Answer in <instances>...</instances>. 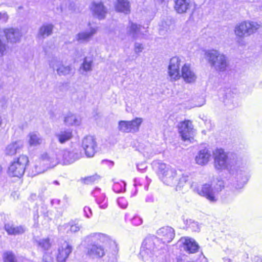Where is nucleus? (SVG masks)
<instances>
[{
    "label": "nucleus",
    "instance_id": "nucleus-55",
    "mask_svg": "<svg viewBox=\"0 0 262 262\" xmlns=\"http://www.w3.org/2000/svg\"><path fill=\"white\" fill-rule=\"evenodd\" d=\"M224 262H231V260L229 258H224Z\"/></svg>",
    "mask_w": 262,
    "mask_h": 262
},
{
    "label": "nucleus",
    "instance_id": "nucleus-51",
    "mask_svg": "<svg viewBox=\"0 0 262 262\" xmlns=\"http://www.w3.org/2000/svg\"><path fill=\"white\" fill-rule=\"evenodd\" d=\"M53 258L50 254L45 253L43 256L42 262H53Z\"/></svg>",
    "mask_w": 262,
    "mask_h": 262
},
{
    "label": "nucleus",
    "instance_id": "nucleus-19",
    "mask_svg": "<svg viewBox=\"0 0 262 262\" xmlns=\"http://www.w3.org/2000/svg\"><path fill=\"white\" fill-rule=\"evenodd\" d=\"M90 9L93 15L99 19H102L105 18L107 10L101 2L92 3Z\"/></svg>",
    "mask_w": 262,
    "mask_h": 262
},
{
    "label": "nucleus",
    "instance_id": "nucleus-22",
    "mask_svg": "<svg viewBox=\"0 0 262 262\" xmlns=\"http://www.w3.org/2000/svg\"><path fill=\"white\" fill-rule=\"evenodd\" d=\"M96 32V27H90L89 29L78 33L75 37V39L81 43L88 42Z\"/></svg>",
    "mask_w": 262,
    "mask_h": 262
},
{
    "label": "nucleus",
    "instance_id": "nucleus-36",
    "mask_svg": "<svg viewBox=\"0 0 262 262\" xmlns=\"http://www.w3.org/2000/svg\"><path fill=\"white\" fill-rule=\"evenodd\" d=\"M142 122V118L139 117H137L131 121H128L131 133H135L138 132L139 130L140 126Z\"/></svg>",
    "mask_w": 262,
    "mask_h": 262
},
{
    "label": "nucleus",
    "instance_id": "nucleus-6",
    "mask_svg": "<svg viewBox=\"0 0 262 262\" xmlns=\"http://www.w3.org/2000/svg\"><path fill=\"white\" fill-rule=\"evenodd\" d=\"M260 27L261 24L259 22L247 20L243 21L236 25L234 28V33L237 37L243 38L253 35Z\"/></svg>",
    "mask_w": 262,
    "mask_h": 262
},
{
    "label": "nucleus",
    "instance_id": "nucleus-32",
    "mask_svg": "<svg viewBox=\"0 0 262 262\" xmlns=\"http://www.w3.org/2000/svg\"><path fill=\"white\" fill-rule=\"evenodd\" d=\"M190 177L188 173H183L181 177L178 175V181L174 185L176 191L181 190L187 183H189Z\"/></svg>",
    "mask_w": 262,
    "mask_h": 262
},
{
    "label": "nucleus",
    "instance_id": "nucleus-25",
    "mask_svg": "<svg viewBox=\"0 0 262 262\" xmlns=\"http://www.w3.org/2000/svg\"><path fill=\"white\" fill-rule=\"evenodd\" d=\"M23 146L24 142L22 140L13 141L6 146L5 150V154L9 156H13L18 152Z\"/></svg>",
    "mask_w": 262,
    "mask_h": 262
},
{
    "label": "nucleus",
    "instance_id": "nucleus-30",
    "mask_svg": "<svg viewBox=\"0 0 262 262\" xmlns=\"http://www.w3.org/2000/svg\"><path fill=\"white\" fill-rule=\"evenodd\" d=\"M190 7L189 0H176L174 9L178 13H185Z\"/></svg>",
    "mask_w": 262,
    "mask_h": 262
},
{
    "label": "nucleus",
    "instance_id": "nucleus-47",
    "mask_svg": "<svg viewBox=\"0 0 262 262\" xmlns=\"http://www.w3.org/2000/svg\"><path fill=\"white\" fill-rule=\"evenodd\" d=\"M117 204L122 209L126 208L128 205L127 201L123 197L119 198L118 199Z\"/></svg>",
    "mask_w": 262,
    "mask_h": 262
},
{
    "label": "nucleus",
    "instance_id": "nucleus-16",
    "mask_svg": "<svg viewBox=\"0 0 262 262\" xmlns=\"http://www.w3.org/2000/svg\"><path fill=\"white\" fill-rule=\"evenodd\" d=\"M180 242L183 249L189 253H194L198 251L199 246L195 240L188 237H182Z\"/></svg>",
    "mask_w": 262,
    "mask_h": 262
},
{
    "label": "nucleus",
    "instance_id": "nucleus-53",
    "mask_svg": "<svg viewBox=\"0 0 262 262\" xmlns=\"http://www.w3.org/2000/svg\"><path fill=\"white\" fill-rule=\"evenodd\" d=\"M8 19V15L6 13H0V20L6 21Z\"/></svg>",
    "mask_w": 262,
    "mask_h": 262
},
{
    "label": "nucleus",
    "instance_id": "nucleus-34",
    "mask_svg": "<svg viewBox=\"0 0 262 262\" xmlns=\"http://www.w3.org/2000/svg\"><path fill=\"white\" fill-rule=\"evenodd\" d=\"M81 228V226L78 224H76L73 222H71L60 227L59 230H62V228H64L66 230L67 233H69V232L76 233L79 231Z\"/></svg>",
    "mask_w": 262,
    "mask_h": 262
},
{
    "label": "nucleus",
    "instance_id": "nucleus-23",
    "mask_svg": "<svg viewBox=\"0 0 262 262\" xmlns=\"http://www.w3.org/2000/svg\"><path fill=\"white\" fill-rule=\"evenodd\" d=\"M158 235L161 237L164 242L169 243L174 236V230L170 227H164L157 231Z\"/></svg>",
    "mask_w": 262,
    "mask_h": 262
},
{
    "label": "nucleus",
    "instance_id": "nucleus-54",
    "mask_svg": "<svg viewBox=\"0 0 262 262\" xmlns=\"http://www.w3.org/2000/svg\"><path fill=\"white\" fill-rule=\"evenodd\" d=\"M167 0H155V2L156 3H158V4H162L163 3H164L165 2H166Z\"/></svg>",
    "mask_w": 262,
    "mask_h": 262
},
{
    "label": "nucleus",
    "instance_id": "nucleus-38",
    "mask_svg": "<svg viewBox=\"0 0 262 262\" xmlns=\"http://www.w3.org/2000/svg\"><path fill=\"white\" fill-rule=\"evenodd\" d=\"M113 190L116 193H121L125 191L126 183L120 180H114L113 186Z\"/></svg>",
    "mask_w": 262,
    "mask_h": 262
},
{
    "label": "nucleus",
    "instance_id": "nucleus-40",
    "mask_svg": "<svg viewBox=\"0 0 262 262\" xmlns=\"http://www.w3.org/2000/svg\"><path fill=\"white\" fill-rule=\"evenodd\" d=\"M35 242L37 246L43 250H48L51 247V243L48 238L36 239Z\"/></svg>",
    "mask_w": 262,
    "mask_h": 262
},
{
    "label": "nucleus",
    "instance_id": "nucleus-20",
    "mask_svg": "<svg viewBox=\"0 0 262 262\" xmlns=\"http://www.w3.org/2000/svg\"><path fill=\"white\" fill-rule=\"evenodd\" d=\"M86 254L93 258H101L105 255L104 249L100 245H90L88 247Z\"/></svg>",
    "mask_w": 262,
    "mask_h": 262
},
{
    "label": "nucleus",
    "instance_id": "nucleus-49",
    "mask_svg": "<svg viewBox=\"0 0 262 262\" xmlns=\"http://www.w3.org/2000/svg\"><path fill=\"white\" fill-rule=\"evenodd\" d=\"M144 48L143 44L139 42H136L135 43L134 50L136 53H139L142 52V51L144 50Z\"/></svg>",
    "mask_w": 262,
    "mask_h": 262
},
{
    "label": "nucleus",
    "instance_id": "nucleus-11",
    "mask_svg": "<svg viewBox=\"0 0 262 262\" xmlns=\"http://www.w3.org/2000/svg\"><path fill=\"white\" fill-rule=\"evenodd\" d=\"M81 147L84 150L86 157H93L97 148V143L95 138L92 136L84 137L81 141Z\"/></svg>",
    "mask_w": 262,
    "mask_h": 262
},
{
    "label": "nucleus",
    "instance_id": "nucleus-1",
    "mask_svg": "<svg viewBox=\"0 0 262 262\" xmlns=\"http://www.w3.org/2000/svg\"><path fill=\"white\" fill-rule=\"evenodd\" d=\"M214 167L217 170L228 169L232 184L236 189H242L250 177L248 162L246 159L236 158L235 165L229 159L227 154L222 148H216L212 152Z\"/></svg>",
    "mask_w": 262,
    "mask_h": 262
},
{
    "label": "nucleus",
    "instance_id": "nucleus-18",
    "mask_svg": "<svg viewBox=\"0 0 262 262\" xmlns=\"http://www.w3.org/2000/svg\"><path fill=\"white\" fill-rule=\"evenodd\" d=\"M92 194L101 209H105L107 207V199L105 193L102 192L100 188H95L92 191Z\"/></svg>",
    "mask_w": 262,
    "mask_h": 262
},
{
    "label": "nucleus",
    "instance_id": "nucleus-28",
    "mask_svg": "<svg viewBox=\"0 0 262 262\" xmlns=\"http://www.w3.org/2000/svg\"><path fill=\"white\" fill-rule=\"evenodd\" d=\"M27 142L30 146H37L42 144L43 139L36 132L30 133L27 136Z\"/></svg>",
    "mask_w": 262,
    "mask_h": 262
},
{
    "label": "nucleus",
    "instance_id": "nucleus-9",
    "mask_svg": "<svg viewBox=\"0 0 262 262\" xmlns=\"http://www.w3.org/2000/svg\"><path fill=\"white\" fill-rule=\"evenodd\" d=\"M182 60L178 56L172 57L167 68V78L171 82H175L181 78Z\"/></svg>",
    "mask_w": 262,
    "mask_h": 262
},
{
    "label": "nucleus",
    "instance_id": "nucleus-42",
    "mask_svg": "<svg viewBox=\"0 0 262 262\" xmlns=\"http://www.w3.org/2000/svg\"><path fill=\"white\" fill-rule=\"evenodd\" d=\"M3 258L4 262H17L15 255L10 251L4 252Z\"/></svg>",
    "mask_w": 262,
    "mask_h": 262
},
{
    "label": "nucleus",
    "instance_id": "nucleus-7",
    "mask_svg": "<svg viewBox=\"0 0 262 262\" xmlns=\"http://www.w3.org/2000/svg\"><path fill=\"white\" fill-rule=\"evenodd\" d=\"M156 240H157L156 238L150 237L146 238L143 242L139 258L144 262H153L156 257Z\"/></svg>",
    "mask_w": 262,
    "mask_h": 262
},
{
    "label": "nucleus",
    "instance_id": "nucleus-52",
    "mask_svg": "<svg viewBox=\"0 0 262 262\" xmlns=\"http://www.w3.org/2000/svg\"><path fill=\"white\" fill-rule=\"evenodd\" d=\"M138 169L141 172H143L144 170L147 168V165L145 163L139 164L137 165Z\"/></svg>",
    "mask_w": 262,
    "mask_h": 262
},
{
    "label": "nucleus",
    "instance_id": "nucleus-21",
    "mask_svg": "<svg viewBox=\"0 0 262 262\" xmlns=\"http://www.w3.org/2000/svg\"><path fill=\"white\" fill-rule=\"evenodd\" d=\"M3 35H5L8 42L13 43L20 41L21 35L18 29H5L3 30Z\"/></svg>",
    "mask_w": 262,
    "mask_h": 262
},
{
    "label": "nucleus",
    "instance_id": "nucleus-3",
    "mask_svg": "<svg viewBox=\"0 0 262 262\" xmlns=\"http://www.w3.org/2000/svg\"><path fill=\"white\" fill-rule=\"evenodd\" d=\"M152 165L164 184L171 187L176 185L178 181V174L175 168L158 160L153 161Z\"/></svg>",
    "mask_w": 262,
    "mask_h": 262
},
{
    "label": "nucleus",
    "instance_id": "nucleus-50",
    "mask_svg": "<svg viewBox=\"0 0 262 262\" xmlns=\"http://www.w3.org/2000/svg\"><path fill=\"white\" fill-rule=\"evenodd\" d=\"M84 216L87 218H90L92 215L91 209L88 206H85L83 208Z\"/></svg>",
    "mask_w": 262,
    "mask_h": 262
},
{
    "label": "nucleus",
    "instance_id": "nucleus-8",
    "mask_svg": "<svg viewBox=\"0 0 262 262\" xmlns=\"http://www.w3.org/2000/svg\"><path fill=\"white\" fill-rule=\"evenodd\" d=\"M29 159L27 156L20 155L10 163L8 170V174L12 177H20L24 174Z\"/></svg>",
    "mask_w": 262,
    "mask_h": 262
},
{
    "label": "nucleus",
    "instance_id": "nucleus-14",
    "mask_svg": "<svg viewBox=\"0 0 262 262\" xmlns=\"http://www.w3.org/2000/svg\"><path fill=\"white\" fill-rule=\"evenodd\" d=\"M142 28L141 26L130 22L127 28V34L135 39H146V35L141 31Z\"/></svg>",
    "mask_w": 262,
    "mask_h": 262
},
{
    "label": "nucleus",
    "instance_id": "nucleus-39",
    "mask_svg": "<svg viewBox=\"0 0 262 262\" xmlns=\"http://www.w3.org/2000/svg\"><path fill=\"white\" fill-rule=\"evenodd\" d=\"M92 58L91 57H85L80 68L85 72H90L92 70Z\"/></svg>",
    "mask_w": 262,
    "mask_h": 262
},
{
    "label": "nucleus",
    "instance_id": "nucleus-4",
    "mask_svg": "<svg viewBox=\"0 0 262 262\" xmlns=\"http://www.w3.org/2000/svg\"><path fill=\"white\" fill-rule=\"evenodd\" d=\"M224 188V183L222 180L213 182L211 184H204L198 189V193L205 197L211 203L216 202L219 198L220 192Z\"/></svg>",
    "mask_w": 262,
    "mask_h": 262
},
{
    "label": "nucleus",
    "instance_id": "nucleus-44",
    "mask_svg": "<svg viewBox=\"0 0 262 262\" xmlns=\"http://www.w3.org/2000/svg\"><path fill=\"white\" fill-rule=\"evenodd\" d=\"M100 179L99 176L95 174L85 178L83 180V182L85 184H90L93 182H94Z\"/></svg>",
    "mask_w": 262,
    "mask_h": 262
},
{
    "label": "nucleus",
    "instance_id": "nucleus-46",
    "mask_svg": "<svg viewBox=\"0 0 262 262\" xmlns=\"http://www.w3.org/2000/svg\"><path fill=\"white\" fill-rule=\"evenodd\" d=\"M146 183H144L142 182H141V180L139 179H135V186H137V185H144L145 189H148V186L150 183V180L148 179L147 177L146 178Z\"/></svg>",
    "mask_w": 262,
    "mask_h": 262
},
{
    "label": "nucleus",
    "instance_id": "nucleus-29",
    "mask_svg": "<svg viewBox=\"0 0 262 262\" xmlns=\"http://www.w3.org/2000/svg\"><path fill=\"white\" fill-rule=\"evenodd\" d=\"M139 150L147 159L150 158L156 154L152 146L149 143L140 144Z\"/></svg>",
    "mask_w": 262,
    "mask_h": 262
},
{
    "label": "nucleus",
    "instance_id": "nucleus-41",
    "mask_svg": "<svg viewBox=\"0 0 262 262\" xmlns=\"http://www.w3.org/2000/svg\"><path fill=\"white\" fill-rule=\"evenodd\" d=\"M118 129L122 133H131L128 121H120L118 122Z\"/></svg>",
    "mask_w": 262,
    "mask_h": 262
},
{
    "label": "nucleus",
    "instance_id": "nucleus-10",
    "mask_svg": "<svg viewBox=\"0 0 262 262\" xmlns=\"http://www.w3.org/2000/svg\"><path fill=\"white\" fill-rule=\"evenodd\" d=\"M178 127L182 140L192 142L193 140L194 130L191 122L189 120H185L180 123Z\"/></svg>",
    "mask_w": 262,
    "mask_h": 262
},
{
    "label": "nucleus",
    "instance_id": "nucleus-17",
    "mask_svg": "<svg viewBox=\"0 0 262 262\" xmlns=\"http://www.w3.org/2000/svg\"><path fill=\"white\" fill-rule=\"evenodd\" d=\"M50 67L54 70H56L59 75H66L69 74L71 68L69 66H64L61 61L56 59H53L50 62Z\"/></svg>",
    "mask_w": 262,
    "mask_h": 262
},
{
    "label": "nucleus",
    "instance_id": "nucleus-45",
    "mask_svg": "<svg viewBox=\"0 0 262 262\" xmlns=\"http://www.w3.org/2000/svg\"><path fill=\"white\" fill-rule=\"evenodd\" d=\"M194 106L200 107L205 103V99L203 96L195 98L194 99Z\"/></svg>",
    "mask_w": 262,
    "mask_h": 262
},
{
    "label": "nucleus",
    "instance_id": "nucleus-15",
    "mask_svg": "<svg viewBox=\"0 0 262 262\" xmlns=\"http://www.w3.org/2000/svg\"><path fill=\"white\" fill-rule=\"evenodd\" d=\"M212 152L208 148H204L200 149L195 157L196 164L200 165H206L211 160Z\"/></svg>",
    "mask_w": 262,
    "mask_h": 262
},
{
    "label": "nucleus",
    "instance_id": "nucleus-35",
    "mask_svg": "<svg viewBox=\"0 0 262 262\" xmlns=\"http://www.w3.org/2000/svg\"><path fill=\"white\" fill-rule=\"evenodd\" d=\"M184 224L185 228L187 230H189L193 232H198L200 231V225L198 223L191 219H184Z\"/></svg>",
    "mask_w": 262,
    "mask_h": 262
},
{
    "label": "nucleus",
    "instance_id": "nucleus-24",
    "mask_svg": "<svg viewBox=\"0 0 262 262\" xmlns=\"http://www.w3.org/2000/svg\"><path fill=\"white\" fill-rule=\"evenodd\" d=\"M111 241L112 239L109 236L101 233H93L85 237V242L94 243L99 242L102 243H106Z\"/></svg>",
    "mask_w": 262,
    "mask_h": 262
},
{
    "label": "nucleus",
    "instance_id": "nucleus-5",
    "mask_svg": "<svg viewBox=\"0 0 262 262\" xmlns=\"http://www.w3.org/2000/svg\"><path fill=\"white\" fill-rule=\"evenodd\" d=\"M204 58L210 66L216 71H225L228 66L227 58L219 50L211 49L204 51Z\"/></svg>",
    "mask_w": 262,
    "mask_h": 262
},
{
    "label": "nucleus",
    "instance_id": "nucleus-2",
    "mask_svg": "<svg viewBox=\"0 0 262 262\" xmlns=\"http://www.w3.org/2000/svg\"><path fill=\"white\" fill-rule=\"evenodd\" d=\"M79 158L78 154L73 150L63 149L59 150L57 153L49 155L47 153L43 154L40 158V165H44L42 169L36 166L35 168L38 173L43 172L48 168L54 167L58 163L69 165L74 163Z\"/></svg>",
    "mask_w": 262,
    "mask_h": 262
},
{
    "label": "nucleus",
    "instance_id": "nucleus-48",
    "mask_svg": "<svg viewBox=\"0 0 262 262\" xmlns=\"http://www.w3.org/2000/svg\"><path fill=\"white\" fill-rule=\"evenodd\" d=\"M3 36V30L0 29V54L2 55L4 54V53L6 51V47L5 43H4L1 39V38Z\"/></svg>",
    "mask_w": 262,
    "mask_h": 262
},
{
    "label": "nucleus",
    "instance_id": "nucleus-33",
    "mask_svg": "<svg viewBox=\"0 0 262 262\" xmlns=\"http://www.w3.org/2000/svg\"><path fill=\"white\" fill-rule=\"evenodd\" d=\"M129 8V2L127 0H117L115 6L116 10L117 11L127 14L130 11Z\"/></svg>",
    "mask_w": 262,
    "mask_h": 262
},
{
    "label": "nucleus",
    "instance_id": "nucleus-31",
    "mask_svg": "<svg viewBox=\"0 0 262 262\" xmlns=\"http://www.w3.org/2000/svg\"><path fill=\"white\" fill-rule=\"evenodd\" d=\"M5 229L8 234L11 235L23 233L26 230L22 226H16L10 223L6 224L5 225Z\"/></svg>",
    "mask_w": 262,
    "mask_h": 262
},
{
    "label": "nucleus",
    "instance_id": "nucleus-26",
    "mask_svg": "<svg viewBox=\"0 0 262 262\" xmlns=\"http://www.w3.org/2000/svg\"><path fill=\"white\" fill-rule=\"evenodd\" d=\"M55 137L60 143L63 144L73 138V132L69 129H62L55 134Z\"/></svg>",
    "mask_w": 262,
    "mask_h": 262
},
{
    "label": "nucleus",
    "instance_id": "nucleus-12",
    "mask_svg": "<svg viewBox=\"0 0 262 262\" xmlns=\"http://www.w3.org/2000/svg\"><path fill=\"white\" fill-rule=\"evenodd\" d=\"M72 246L67 242L61 241L58 244L56 260L57 262H66L72 251Z\"/></svg>",
    "mask_w": 262,
    "mask_h": 262
},
{
    "label": "nucleus",
    "instance_id": "nucleus-13",
    "mask_svg": "<svg viewBox=\"0 0 262 262\" xmlns=\"http://www.w3.org/2000/svg\"><path fill=\"white\" fill-rule=\"evenodd\" d=\"M181 77L186 83H193L196 81L197 75L190 63H185L182 66Z\"/></svg>",
    "mask_w": 262,
    "mask_h": 262
},
{
    "label": "nucleus",
    "instance_id": "nucleus-43",
    "mask_svg": "<svg viewBox=\"0 0 262 262\" xmlns=\"http://www.w3.org/2000/svg\"><path fill=\"white\" fill-rule=\"evenodd\" d=\"M125 220H129L132 224L135 226H139L142 224V219L138 215H135L132 218L130 217L129 213L125 214Z\"/></svg>",
    "mask_w": 262,
    "mask_h": 262
},
{
    "label": "nucleus",
    "instance_id": "nucleus-27",
    "mask_svg": "<svg viewBox=\"0 0 262 262\" xmlns=\"http://www.w3.org/2000/svg\"><path fill=\"white\" fill-rule=\"evenodd\" d=\"M63 122L67 126H79L81 123V118L78 115L69 113L64 116Z\"/></svg>",
    "mask_w": 262,
    "mask_h": 262
},
{
    "label": "nucleus",
    "instance_id": "nucleus-37",
    "mask_svg": "<svg viewBox=\"0 0 262 262\" xmlns=\"http://www.w3.org/2000/svg\"><path fill=\"white\" fill-rule=\"evenodd\" d=\"M53 26L51 24H44L39 29V35L45 38L52 33Z\"/></svg>",
    "mask_w": 262,
    "mask_h": 262
}]
</instances>
